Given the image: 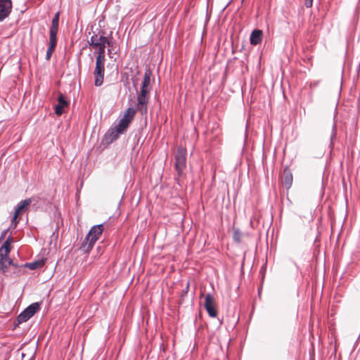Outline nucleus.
<instances>
[{"label":"nucleus","instance_id":"f257e3e1","mask_svg":"<svg viewBox=\"0 0 360 360\" xmlns=\"http://www.w3.org/2000/svg\"><path fill=\"white\" fill-rule=\"evenodd\" d=\"M89 44L91 47L98 49L96 59L105 60V49L111 46V41L104 36L93 35L90 39Z\"/></svg>","mask_w":360,"mask_h":360},{"label":"nucleus","instance_id":"f03ea898","mask_svg":"<svg viewBox=\"0 0 360 360\" xmlns=\"http://www.w3.org/2000/svg\"><path fill=\"white\" fill-rule=\"evenodd\" d=\"M10 243L6 240L0 248V271L6 272L8 266L13 264L12 260L8 257L11 248Z\"/></svg>","mask_w":360,"mask_h":360},{"label":"nucleus","instance_id":"7ed1b4c3","mask_svg":"<svg viewBox=\"0 0 360 360\" xmlns=\"http://www.w3.org/2000/svg\"><path fill=\"white\" fill-rule=\"evenodd\" d=\"M105 60L96 59V67L94 70V84L96 86L102 85L104 79Z\"/></svg>","mask_w":360,"mask_h":360},{"label":"nucleus","instance_id":"20e7f679","mask_svg":"<svg viewBox=\"0 0 360 360\" xmlns=\"http://www.w3.org/2000/svg\"><path fill=\"white\" fill-rule=\"evenodd\" d=\"M34 198H30L25 199L24 200H22L18 203L17 205V207L15 209L14 215L13 217V219L11 220V226L13 228H15L17 226V224L18 222V215L24 212H25L28 207L31 205V203L34 200Z\"/></svg>","mask_w":360,"mask_h":360},{"label":"nucleus","instance_id":"39448f33","mask_svg":"<svg viewBox=\"0 0 360 360\" xmlns=\"http://www.w3.org/2000/svg\"><path fill=\"white\" fill-rule=\"evenodd\" d=\"M39 309L40 307L38 302L32 303L18 315L17 318L18 322L21 323L27 321L32 317Z\"/></svg>","mask_w":360,"mask_h":360},{"label":"nucleus","instance_id":"423d86ee","mask_svg":"<svg viewBox=\"0 0 360 360\" xmlns=\"http://www.w3.org/2000/svg\"><path fill=\"white\" fill-rule=\"evenodd\" d=\"M186 150L184 148H179L175 155V167L180 174L186 167Z\"/></svg>","mask_w":360,"mask_h":360},{"label":"nucleus","instance_id":"0eeeda50","mask_svg":"<svg viewBox=\"0 0 360 360\" xmlns=\"http://www.w3.org/2000/svg\"><path fill=\"white\" fill-rule=\"evenodd\" d=\"M129 124L128 122L120 119L118 124L109 131V136L111 141L117 139L120 134L124 133Z\"/></svg>","mask_w":360,"mask_h":360},{"label":"nucleus","instance_id":"6e6552de","mask_svg":"<svg viewBox=\"0 0 360 360\" xmlns=\"http://www.w3.org/2000/svg\"><path fill=\"white\" fill-rule=\"evenodd\" d=\"M204 307L207 310L208 314L211 317H216L217 312L215 309V302L213 296L211 294H207L205 296Z\"/></svg>","mask_w":360,"mask_h":360},{"label":"nucleus","instance_id":"1a4fd4ad","mask_svg":"<svg viewBox=\"0 0 360 360\" xmlns=\"http://www.w3.org/2000/svg\"><path fill=\"white\" fill-rule=\"evenodd\" d=\"M11 8V0H0V21H2L8 16Z\"/></svg>","mask_w":360,"mask_h":360},{"label":"nucleus","instance_id":"9d476101","mask_svg":"<svg viewBox=\"0 0 360 360\" xmlns=\"http://www.w3.org/2000/svg\"><path fill=\"white\" fill-rule=\"evenodd\" d=\"M148 96L138 94L136 110L141 115H145L148 111Z\"/></svg>","mask_w":360,"mask_h":360},{"label":"nucleus","instance_id":"9b49d317","mask_svg":"<svg viewBox=\"0 0 360 360\" xmlns=\"http://www.w3.org/2000/svg\"><path fill=\"white\" fill-rule=\"evenodd\" d=\"M102 224L94 226L90 229L89 233L86 236V240H91L95 243L98 240L100 236L102 234Z\"/></svg>","mask_w":360,"mask_h":360},{"label":"nucleus","instance_id":"f8f14e48","mask_svg":"<svg viewBox=\"0 0 360 360\" xmlns=\"http://www.w3.org/2000/svg\"><path fill=\"white\" fill-rule=\"evenodd\" d=\"M150 77L151 72L149 70H146L144 74V78L142 83V86L139 94L148 96L150 90L151 89L150 86Z\"/></svg>","mask_w":360,"mask_h":360},{"label":"nucleus","instance_id":"ddd939ff","mask_svg":"<svg viewBox=\"0 0 360 360\" xmlns=\"http://www.w3.org/2000/svg\"><path fill=\"white\" fill-rule=\"evenodd\" d=\"M263 32L260 30H255L250 37V41L252 45H257L262 42Z\"/></svg>","mask_w":360,"mask_h":360},{"label":"nucleus","instance_id":"4468645a","mask_svg":"<svg viewBox=\"0 0 360 360\" xmlns=\"http://www.w3.org/2000/svg\"><path fill=\"white\" fill-rule=\"evenodd\" d=\"M68 106V102L65 100L64 96L60 94L58 97V103L55 106V113L57 115H60L63 112L64 108Z\"/></svg>","mask_w":360,"mask_h":360},{"label":"nucleus","instance_id":"2eb2a0df","mask_svg":"<svg viewBox=\"0 0 360 360\" xmlns=\"http://www.w3.org/2000/svg\"><path fill=\"white\" fill-rule=\"evenodd\" d=\"M59 12L56 13L51 21V26L50 28V36L56 37L59 25Z\"/></svg>","mask_w":360,"mask_h":360},{"label":"nucleus","instance_id":"dca6fc26","mask_svg":"<svg viewBox=\"0 0 360 360\" xmlns=\"http://www.w3.org/2000/svg\"><path fill=\"white\" fill-rule=\"evenodd\" d=\"M57 43V38L55 36L49 37V46L46 51V60H49L53 51H54Z\"/></svg>","mask_w":360,"mask_h":360},{"label":"nucleus","instance_id":"f3484780","mask_svg":"<svg viewBox=\"0 0 360 360\" xmlns=\"http://www.w3.org/2000/svg\"><path fill=\"white\" fill-rule=\"evenodd\" d=\"M135 114L136 110H134L132 108H129L127 109L123 117L121 119L129 124L132 121Z\"/></svg>","mask_w":360,"mask_h":360},{"label":"nucleus","instance_id":"a211bd4d","mask_svg":"<svg viewBox=\"0 0 360 360\" xmlns=\"http://www.w3.org/2000/svg\"><path fill=\"white\" fill-rule=\"evenodd\" d=\"M44 260L41 259V260L34 261L33 262L27 263V264H25V266L28 267L30 269L34 270V269H37L42 267L44 266Z\"/></svg>","mask_w":360,"mask_h":360},{"label":"nucleus","instance_id":"6ab92c4d","mask_svg":"<svg viewBox=\"0 0 360 360\" xmlns=\"http://www.w3.org/2000/svg\"><path fill=\"white\" fill-rule=\"evenodd\" d=\"M94 245V243H93L92 241L89 240H87L85 238L84 240L83 241L82 245H81L80 249L84 252H89L92 249Z\"/></svg>","mask_w":360,"mask_h":360},{"label":"nucleus","instance_id":"aec40b11","mask_svg":"<svg viewBox=\"0 0 360 360\" xmlns=\"http://www.w3.org/2000/svg\"><path fill=\"white\" fill-rule=\"evenodd\" d=\"M233 237L234 240H236V242H240L241 238L240 232L238 230H236L233 233Z\"/></svg>","mask_w":360,"mask_h":360},{"label":"nucleus","instance_id":"412c9836","mask_svg":"<svg viewBox=\"0 0 360 360\" xmlns=\"http://www.w3.org/2000/svg\"><path fill=\"white\" fill-rule=\"evenodd\" d=\"M304 4L307 8H310L312 6L313 0H305Z\"/></svg>","mask_w":360,"mask_h":360},{"label":"nucleus","instance_id":"4be33fe9","mask_svg":"<svg viewBox=\"0 0 360 360\" xmlns=\"http://www.w3.org/2000/svg\"><path fill=\"white\" fill-rule=\"evenodd\" d=\"M108 54L109 55L110 57H111V50L110 49H108Z\"/></svg>","mask_w":360,"mask_h":360}]
</instances>
